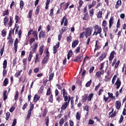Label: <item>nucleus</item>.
Here are the masks:
<instances>
[{
	"mask_svg": "<svg viewBox=\"0 0 126 126\" xmlns=\"http://www.w3.org/2000/svg\"><path fill=\"white\" fill-rule=\"evenodd\" d=\"M61 94L63 95L65 102L63 103L61 107L62 110L61 111V113H62V111H64V110L67 108V106L69 105V102H70V100H71V97L68 94L65 89L63 88L61 90Z\"/></svg>",
	"mask_w": 126,
	"mask_h": 126,
	"instance_id": "f257e3e1",
	"label": "nucleus"
},
{
	"mask_svg": "<svg viewBox=\"0 0 126 126\" xmlns=\"http://www.w3.org/2000/svg\"><path fill=\"white\" fill-rule=\"evenodd\" d=\"M94 32L93 34V36H97L98 34H100V33H102V28L100 27H99L98 25H95L94 27Z\"/></svg>",
	"mask_w": 126,
	"mask_h": 126,
	"instance_id": "f03ea898",
	"label": "nucleus"
},
{
	"mask_svg": "<svg viewBox=\"0 0 126 126\" xmlns=\"http://www.w3.org/2000/svg\"><path fill=\"white\" fill-rule=\"evenodd\" d=\"M92 31H93V29H92V27L86 28L85 32V36L86 38H88V37L90 36L92 34Z\"/></svg>",
	"mask_w": 126,
	"mask_h": 126,
	"instance_id": "7ed1b4c3",
	"label": "nucleus"
},
{
	"mask_svg": "<svg viewBox=\"0 0 126 126\" xmlns=\"http://www.w3.org/2000/svg\"><path fill=\"white\" fill-rule=\"evenodd\" d=\"M114 85L116 86V89H119L121 86L122 85V82L120 78H118L115 83H114Z\"/></svg>",
	"mask_w": 126,
	"mask_h": 126,
	"instance_id": "20e7f679",
	"label": "nucleus"
},
{
	"mask_svg": "<svg viewBox=\"0 0 126 126\" xmlns=\"http://www.w3.org/2000/svg\"><path fill=\"white\" fill-rule=\"evenodd\" d=\"M38 37L39 39H41V38H43V39H45V37H46V32L43 30H41L39 33Z\"/></svg>",
	"mask_w": 126,
	"mask_h": 126,
	"instance_id": "39448f33",
	"label": "nucleus"
},
{
	"mask_svg": "<svg viewBox=\"0 0 126 126\" xmlns=\"http://www.w3.org/2000/svg\"><path fill=\"white\" fill-rule=\"evenodd\" d=\"M88 98V95L87 94H85L84 95L82 96L81 101L83 103H85V102L87 101Z\"/></svg>",
	"mask_w": 126,
	"mask_h": 126,
	"instance_id": "423d86ee",
	"label": "nucleus"
},
{
	"mask_svg": "<svg viewBox=\"0 0 126 126\" xmlns=\"http://www.w3.org/2000/svg\"><path fill=\"white\" fill-rule=\"evenodd\" d=\"M113 24H114V17H111L109 20V28H112Z\"/></svg>",
	"mask_w": 126,
	"mask_h": 126,
	"instance_id": "0eeeda50",
	"label": "nucleus"
},
{
	"mask_svg": "<svg viewBox=\"0 0 126 126\" xmlns=\"http://www.w3.org/2000/svg\"><path fill=\"white\" fill-rule=\"evenodd\" d=\"M122 5V0H118L115 5L116 9H118Z\"/></svg>",
	"mask_w": 126,
	"mask_h": 126,
	"instance_id": "6e6552de",
	"label": "nucleus"
},
{
	"mask_svg": "<svg viewBox=\"0 0 126 126\" xmlns=\"http://www.w3.org/2000/svg\"><path fill=\"white\" fill-rule=\"evenodd\" d=\"M106 57H107V53L104 52L102 53V55L98 58V60L102 61L106 58Z\"/></svg>",
	"mask_w": 126,
	"mask_h": 126,
	"instance_id": "1a4fd4ad",
	"label": "nucleus"
},
{
	"mask_svg": "<svg viewBox=\"0 0 126 126\" xmlns=\"http://www.w3.org/2000/svg\"><path fill=\"white\" fill-rule=\"evenodd\" d=\"M102 74H104V70L96 72L95 73V76L97 78L101 77V75H102Z\"/></svg>",
	"mask_w": 126,
	"mask_h": 126,
	"instance_id": "9d476101",
	"label": "nucleus"
},
{
	"mask_svg": "<svg viewBox=\"0 0 126 126\" xmlns=\"http://www.w3.org/2000/svg\"><path fill=\"white\" fill-rule=\"evenodd\" d=\"M121 103L120 101L117 100L115 102V106L117 110H120V108H121Z\"/></svg>",
	"mask_w": 126,
	"mask_h": 126,
	"instance_id": "9b49d317",
	"label": "nucleus"
},
{
	"mask_svg": "<svg viewBox=\"0 0 126 126\" xmlns=\"http://www.w3.org/2000/svg\"><path fill=\"white\" fill-rule=\"evenodd\" d=\"M44 54H46V56L44 58L50 59V52H49V48H46L44 51Z\"/></svg>",
	"mask_w": 126,
	"mask_h": 126,
	"instance_id": "f8f14e48",
	"label": "nucleus"
},
{
	"mask_svg": "<svg viewBox=\"0 0 126 126\" xmlns=\"http://www.w3.org/2000/svg\"><path fill=\"white\" fill-rule=\"evenodd\" d=\"M80 59H83V56H79L76 57V58L73 60V62H80V63H81L82 62V60H79Z\"/></svg>",
	"mask_w": 126,
	"mask_h": 126,
	"instance_id": "ddd939ff",
	"label": "nucleus"
},
{
	"mask_svg": "<svg viewBox=\"0 0 126 126\" xmlns=\"http://www.w3.org/2000/svg\"><path fill=\"white\" fill-rule=\"evenodd\" d=\"M8 21H9V19L7 16H5L3 19V23L4 26H6L7 25V23H8Z\"/></svg>",
	"mask_w": 126,
	"mask_h": 126,
	"instance_id": "4468645a",
	"label": "nucleus"
},
{
	"mask_svg": "<svg viewBox=\"0 0 126 126\" xmlns=\"http://www.w3.org/2000/svg\"><path fill=\"white\" fill-rule=\"evenodd\" d=\"M40 99V96L39 95L36 94L34 95L33 97V101L34 103H36V102H37L38 100Z\"/></svg>",
	"mask_w": 126,
	"mask_h": 126,
	"instance_id": "2eb2a0df",
	"label": "nucleus"
},
{
	"mask_svg": "<svg viewBox=\"0 0 126 126\" xmlns=\"http://www.w3.org/2000/svg\"><path fill=\"white\" fill-rule=\"evenodd\" d=\"M49 62V58H47L46 57H44L43 60L42 61L41 63L42 64H46L48 63Z\"/></svg>",
	"mask_w": 126,
	"mask_h": 126,
	"instance_id": "dca6fc26",
	"label": "nucleus"
},
{
	"mask_svg": "<svg viewBox=\"0 0 126 126\" xmlns=\"http://www.w3.org/2000/svg\"><path fill=\"white\" fill-rule=\"evenodd\" d=\"M79 4L77 9L79 11H80V9L81 8V6H82V5L83 4V0H79Z\"/></svg>",
	"mask_w": 126,
	"mask_h": 126,
	"instance_id": "f3484780",
	"label": "nucleus"
},
{
	"mask_svg": "<svg viewBox=\"0 0 126 126\" xmlns=\"http://www.w3.org/2000/svg\"><path fill=\"white\" fill-rule=\"evenodd\" d=\"M78 45V40H75L72 42V48H75L76 46Z\"/></svg>",
	"mask_w": 126,
	"mask_h": 126,
	"instance_id": "a211bd4d",
	"label": "nucleus"
},
{
	"mask_svg": "<svg viewBox=\"0 0 126 126\" xmlns=\"http://www.w3.org/2000/svg\"><path fill=\"white\" fill-rule=\"evenodd\" d=\"M13 21V18L10 17L9 22L8 23V25H9V27H11L12 26V23Z\"/></svg>",
	"mask_w": 126,
	"mask_h": 126,
	"instance_id": "6ab92c4d",
	"label": "nucleus"
},
{
	"mask_svg": "<svg viewBox=\"0 0 126 126\" xmlns=\"http://www.w3.org/2000/svg\"><path fill=\"white\" fill-rule=\"evenodd\" d=\"M6 93H7V91L5 90L3 93V101H5V100L7 99V95H6Z\"/></svg>",
	"mask_w": 126,
	"mask_h": 126,
	"instance_id": "aec40b11",
	"label": "nucleus"
},
{
	"mask_svg": "<svg viewBox=\"0 0 126 126\" xmlns=\"http://www.w3.org/2000/svg\"><path fill=\"white\" fill-rule=\"evenodd\" d=\"M107 76H105V79H104V81H106V82H108V81H109V80H110V78L108 77L109 76V75H110V71H108L107 72Z\"/></svg>",
	"mask_w": 126,
	"mask_h": 126,
	"instance_id": "412c9836",
	"label": "nucleus"
},
{
	"mask_svg": "<svg viewBox=\"0 0 126 126\" xmlns=\"http://www.w3.org/2000/svg\"><path fill=\"white\" fill-rule=\"evenodd\" d=\"M115 55V51H112L109 56V61H112L114 59V56Z\"/></svg>",
	"mask_w": 126,
	"mask_h": 126,
	"instance_id": "4be33fe9",
	"label": "nucleus"
},
{
	"mask_svg": "<svg viewBox=\"0 0 126 126\" xmlns=\"http://www.w3.org/2000/svg\"><path fill=\"white\" fill-rule=\"evenodd\" d=\"M72 57V50H70L68 51V54H67V60H69L70 58Z\"/></svg>",
	"mask_w": 126,
	"mask_h": 126,
	"instance_id": "5701e85b",
	"label": "nucleus"
},
{
	"mask_svg": "<svg viewBox=\"0 0 126 126\" xmlns=\"http://www.w3.org/2000/svg\"><path fill=\"white\" fill-rule=\"evenodd\" d=\"M84 17H83V20H87V19H88V18H89V14H88V12L86 13L84 15Z\"/></svg>",
	"mask_w": 126,
	"mask_h": 126,
	"instance_id": "b1692460",
	"label": "nucleus"
},
{
	"mask_svg": "<svg viewBox=\"0 0 126 126\" xmlns=\"http://www.w3.org/2000/svg\"><path fill=\"white\" fill-rule=\"evenodd\" d=\"M17 63V57H15L13 60L12 67H14V66L16 65Z\"/></svg>",
	"mask_w": 126,
	"mask_h": 126,
	"instance_id": "393cba45",
	"label": "nucleus"
},
{
	"mask_svg": "<svg viewBox=\"0 0 126 126\" xmlns=\"http://www.w3.org/2000/svg\"><path fill=\"white\" fill-rule=\"evenodd\" d=\"M45 125H46V126H49V124H50L49 116H47L46 118H45Z\"/></svg>",
	"mask_w": 126,
	"mask_h": 126,
	"instance_id": "a878e982",
	"label": "nucleus"
},
{
	"mask_svg": "<svg viewBox=\"0 0 126 126\" xmlns=\"http://www.w3.org/2000/svg\"><path fill=\"white\" fill-rule=\"evenodd\" d=\"M93 93H91L89 94V95L88 96V102H90L91 100H92V98H93Z\"/></svg>",
	"mask_w": 126,
	"mask_h": 126,
	"instance_id": "bb28decb",
	"label": "nucleus"
},
{
	"mask_svg": "<svg viewBox=\"0 0 126 126\" xmlns=\"http://www.w3.org/2000/svg\"><path fill=\"white\" fill-rule=\"evenodd\" d=\"M21 72H22V70H20V71H18V72H17L14 75L15 77H19V76H20V75H21Z\"/></svg>",
	"mask_w": 126,
	"mask_h": 126,
	"instance_id": "cd10ccee",
	"label": "nucleus"
},
{
	"mask_svg": "<svg viewBox=\"0 0 126 126\" xmlns=\"http://www.w3.org/2000/svg\"><path fill=\"white\" fill-rule=\"evenodd\" d=\"M69 3H70V2L68 1L64 4V10H66V9H67L68 6H69Z\"/></svg>",
	"mask_w": 126,
	"mask_h": 126,
	"instance_id": "c85d7f7f",
	"label": "nucleus"
},
{
	"mask_svg": "<svg viewBox=\"0 0 126 126\" xmlns=\"http://www.w3.org/2000/svg\"><path fill=\"white\" fill-rule=\"evenodd\" d=\"M32 35H33L34 38L35 40H38V34H37V32L36 31L33 32Z\"/></svg>",
	"mask_w": 126,
	"mask_h": 126,
	"instance_id": "c756f323",
	"label": "nucleus"
},
{
	"mask_svg": "<svg viewBox=\"0 0 126 126\" xmlns=\"http://www.w3.org/2000/svg\"><path fill=\"white\" fill-rule=\"evenodd\" d=\"M63 100V96L62 95H59L58 97H56V101L60 103L61 101Z\"/></svg>",
	"mask_w": 126,
	"mask_h": 126,
	"instance_id": "7c9ffc66",
	"label": "nucleus"
},
{
	"mask_svg": "<svg viewBox=\"0 0 126 126\" xmlns=\"http://www.w3.org/2000/svg\"><path fill=\"white\" fill-rule=\"evenodd\" d=\"M8 84V79L7 78H6L4 80L3 85V86H7Z\"/></svg>",
	"mask_w": 126,
	"mask_h": 126,
	"instance_id": "2f4dec72",
	"label": "nucleus"
},
{
	"mask_svg": "<svg viewBox=\"0 0 126 126\" xmlns=\"http://www.w3.org/2000/svg\"><path fill=\"white\" fill-rule=\"evenodd\" d=\"M117 77H118L117 75H114L113 77L112 78V83L113 85L115 84V83L116 82V80L117 79Z\"/></svg>",
	"mask_w": 126,
	"mask_h": 126,
	"instance_id": "473e14b6",
	"label": "nucleus"
},
{
	"mask_svg": "<svg viewBox=\"0 0 126 126\" xmlns=\"http://www.w3.org/2000/svg\"><path fill=\"white\" fill-rule=\"evenodd\" d=\"M39 60H40V58H39V54H36L35 55V59L34 61L35 63H37L39 62Z\"/></svg>",
	"mask_w": 126,
	"mask_h": 126,
	"instance_id": "72a5a7b5",
	"label": "nucleus"
},
{
	"mask_svg": "<svg viewBox=\"0 0 126 126\" xmlns=\"http://www.w3.org/2000/svg\"><path fill=\"white\" fill-rule=\"evenodd\" d=\"M32 13H33V10H30L29 12V16L28 17V18H29L30 19H31V18H32Z\"/></svg>",
	"mask_w": 126,
	"mask_h": 126,
	"instance_id": "f704fd0d",
	"label": "nucleus"
},
{
	"mask_svg": "<svg viewBox=\"0 0 126 126\" xmlns=\"http://www.w3.org/2000/svg\"><path fill=\"white\" fill-rule=\"evenodd\" d=\"M48 113V110H47V108H45L43 110V113L42 114V117L45 118L46 116H47V114Z\"/></svg>",
	"mask_w": 126,
	"mask_h": 126,
	"instance_id": "c9c22d12",
	"label": "nucleus"
},
{
	"mask_svg": "<svg viewBox=\"0 0 126 126\" xmlns=\"http://www.w3.org/2000/svg\"><path fill=\"white\" fill-rule=\"evenodd\" d=\"M7 66V61L6 60H4L3 62V68H6Z\"/></svg>",
	"mask_w": 126,
	"mask_h": 126,
	"instance_id": "e433bc0d",
	"label": "nucleus"
},
{
	"mask_svg": "<svg viewBox=\"0 0 126 126\" xmlns=\"http://www.w3.org/2000/svg\"><path fill=\"white\" fill-rule=\"evenodd\" d=\"M90 16L92 17L94 15V9H92L89 11Z\"/></svg>",
	"mask_w": 126,
	"mask_h": 126,
	"instance_id": "4c0bfd02",
	"label": "nucleus"
},
{
	"mask_svg": "<svg viewBox=\"0 0 126 126\" xmlns=\"http://www.w3.org/2000/svg\"><path fill=\"white\" fill-rule=\"evenodd\" d=\"M84 110H85V111H87V115H88L89 113V106H88V105H86V106H85L84 108Z\"/></svg>",
	"mask_w": 126,
	"mask_h": 126,
	"instance_id": "58836bf2",
	"label": "nucleus"
},
{
	"mask_svg": "<svg viewBox=\"0 0 126 126\" xmlns=\"http://www.w3.org/2000/svg\"><path fill=\"white\" fill-rule=\"evenodd\" d=\"M49 102H50V103H53V101H54V98H53V94H51L49 98Z\"/></svg>",
	"mask_w": 126,
	"mask_h": 126,
	"instance_id": "ea45409f",
	"label": "nucleus"
},
{
	"mask_svg": "<svg viewBox=\"0 0 126 126\" xmlns=\"http://www.w3.org/2000/svg\"><path fill=\"white\" fill-rule=\"evenodd\" d=\"M81 118L80 114L79 112H77L76 115V119L77 121H80Z\"/></svg>",
	"mask_w": 126,
	"mask_h": 126,
	"instance_id": "a19ab883",
	"label": "nucleus"
},
{
	"mask_svg": "<svg viewBox=\"0 0 126 126\" xmlns=\"http://www.w3.org/2000/svg\"><path fill=\"white\" fill-rule=\"evenodd\" d=\"M63 124H64V119H63V118H62L59 121L60 126H63Z\"/></svg>",
	"mask_w": 126,
	"mask_h": 126,
	"instance_id": "79ce46f5",
	"label": "nucleus"
},
{
	"mask_svg": "<svg viewBox=\"0 0 126 126\" xmlns=\"http://www.w3.org/2000/svg\"><path fill=\"white\" fill-rule=\"evenodd\" d=\"M40 5H38L36 7L35 15H38L39 14V11H40Z\"/></svg>",
	"mask_w": 126,
	"mask_h": 126,
	"instance_id": "37998d69",
	"label": "nucleus"
},
{
	"mask_svg": "<svg viewBox=\"0 0 126 126\" xmlns=\"http://www.w3.org/2000/svg\"><path fill=\"white\" fill-rule=\"evenodd\" d=\"M18 95H19V93H18V91H17L14 96L15 101H17V99H18Z\"/></svg>",
	"mask_w": 126,
	"mask_h": 126,
	"instance_id": "c03bdc74",
	"label": "nucleus"
},
{
	"mask_svg": "<svg viewBox=\"0 0 126 126\" xmlns=\"http://www.w3.org/2000/svg\"><path fill=\"white\" fill-rule=\"evenodd\" d=\"M91 83H92V80H90L86 84V87H90V85H91Z\"/></svg>",
	"mask_w": 126,
	"mask_h": 126,
	"instance_id": "a18cd8bd",
	"label": "nucleus"
},
{
	"mask_svg": "<svg viewBox=\"0 0 126 126\" xmlns=\"http://www.w3.org/2000/svg\"><path fill=\"white\" fill-rule=\"evenodd\" d=\"M52 94V91H51V88H49L47 91L46 95L49 96V95H51Z\"/></svg>",
	"mask_w": 126,
	"mask_h": 126,
	"instance_id": "49530a36",
	"label": "nucleus"
},
{
	"mask_svg": "<svg viewBox=\"0 0 126 126\" xmlns=\"http://www.w3.org/2000/svg\"><path fill=\"white\" fill-rule=\"evenodd\" d=\"M94 69H95V67H94V66H92L89 69V73H90V74L93 73Z\"/></svg>",
	"mask_w": 126,
	"mask_h": 126,
	"instance_id": "de8ad7c7",
	"label": "nucleus"
},
{
	"mask_svg": "<svg viewBox=\"0 0 126 126\" xmlns=\"http://www.w3.org/2000/svg\"><path fill=\"white\" fill-rule=\"evenodd\" d=\"M102 14H103L102 11H99L97 15V18H101L102 17Z\"/></svg>",
	"mask_w": 126,
	"mask_h": 126,
	"instance_id": "09e8293b",
	"label": "nucleus"
},
{
	"mask_svg": "<svg viewBox=\"0 0 126 126\" xmlns=\"http://www.w3.org/2000/svg\"><path fill=\"white\" fill-rule=\"evenodd\" d=\"M31 114H32V111L28 110V114L27 116V120H29V119H30V117H31Z\"/></svg>",
	"mask_w": 126,
	"mask_h": 126,
	"instance_id": "8fccbe9b",
	"label": "nucleus"
},
{
	"mask_svg": "<svg viewBox=\"0 0 126 126\" xmlns=\"http://www.w3.org/2000/svg\"><path fill=\"white\" fill-rule=\"evenodd\" d=\"M6 74H7V70H6V68H3L2 72L3 76H5Z\"/></svg>",
	"mask_w": 126,
	"mask_h": 126,
	"instance_id": "3c124183",
	"label": "nucleus"
},
{
	"mask_svg": "<svg viewBox=\"0 0 126 126\" xmlns=\"http://www.w3.org/2000/svg\"><path fill=\"white\" fill-rule=\"evenodd\" d=\"M84 36H85V32H83L80 34V39H83V38H84Z\"/></svg>",
	"mask_w": 126,
	"mask_h": 126,
	"instance_id": "603ef678",
	"label": "nucleus"
},
{
	"mask_svg": "<svg viewBox=\"0 0 126 126\" xmlns=\"http://www.w3.org/2000/svg\"><path fill=\"white\" fill-rule=\"evenodd\" d=\"M53 78H54V73H51L49 75L48 81H51V80H53Z\"/></svg>",
	"mask_w": 126,
	"mask_h": 126,
	"instance_id": "864d4df0",
	"label": "nucleus"
},
{
	"mask_svg": "<svg viewBox=\"0 0 126 126\" xmlns=\"http://www.w3.org/2000/svg\"><path fill=\"white\" fill-rule=\"evenodd\" d=\"M18 44V38H16L15 42H14V46L15 48H17Z\"/></svg>",
	"mask_w": 126,
	"mask_h": 126,
	"instance_id": "5fc2aeb1",
	"label": "nucleus"
},
{
	"mask_svg": "<svg viewBox=\"0 0 126 126\" xmlns=\"http://www.w3.org/2000/svg\"><path fill=\"white\" fill-rule=\"evenodd\" d=\"M43 91H44V86H41L39 89L38 94H41V93H43Z\"/></svg>",
	"mask_w": 126,
	"mask_h": 126,
	"instance_id": "6e6d98bb",
	"label": "nucleus"
},
{
	"mask_svg": "<svg viewBox=\"0 0 126 126\" xmlns=\"http://www.w3.org/2000/svg\"><path fill=\"white\" fill-rule=\"evenodd\" d=\"M1 36L2 37H5L6 36V32H5V30H3L1 31Z\"/></svg>",
	"mask_w": 126,
	"mask_h": 126,
	"instance_id": "4d7b16f0",
	"label": "nucleus"
},
{
	"mask_svg": "<svg viewBox=\"0 0 126 126\" xmlns=\"http://www.w3.org/2000/svg\"><path fill=\"white\" fill-rule=\"evenodd\" d=\"M6 120L8 121L9 117H10V113L8 112L6 113Z\"/></svg>",
	"mask_w": 126,
	"mask_h": 126,
	"instance_id": "13d9d810",
	"label": "nucleus"
},
{
	"mask_svg": "<svg viewBox=\"0 0 126 126\" xmlns=\"http://www.w3.org/2000/svg\"><path fill=\"white\" fill-rule=\"evenodd\" d=\"M23 6H24V2H23V0H21L20 3V7L21 9H22L23 8Z\"/></svg>",
	"mask_w": 126,
	"mask_h": 126,
	"instance_id": "bf43d9fd",
	"label": "nucleus"
},
{
	"mask_svg": "<svg viewBox=\"0 0 126 126\" xmlns=\"http://www.w3.org/2000/svg\"><path fill=\"white\" fill-rule=\"evenodd\" d=\"M15 19L16 20V23H18V22L20 20V17L18 15H16Z\"/></svg>",
	"mask_w": 126,
	"mask_h": 126,
	"instance_id": "052dcab7",
	"label": "nucleus"
},
{
	"mask_svg": "<svg viewBox=\"0 0 126 126\" xmlns=\"http://www.w3.org/2000/svg\"><path fill=\"white\" fill-rule=\"evenodd\" d=\"M102 26L103 27H107V21L104 20L102 22Z\"/></svg>",
	"mask_w": 126,
	"mask_h": 126,
	"instance_id": "680f3d73",
	"label": "nucleus"
},
{
	"mask_svg": "<svg viewBox=\"0 0 126 126\" xmlns=\"http://www.w3.org/2000/svg\"><path fill=\"white\" fill-rule=\"evenodd\" d=\"M8 9L6 10L3 12V16H5V15H8L9 14Z\"/></svg>",
	"mask_w": 126,
	"mask_h": 126,
	"instance_id": "e2e57ef3",
	"label": "nucleus"
},
{
	"mask_svg": "<svg viewBox=\"0 0 126 126\" xmlns=\"http://www.w3.org/2000/svg\"><path fill=\"white\" fill-rule=\"evenodd\" d=\"M109 97H106L105 95H103V100H104V102L106 103L108 102V100H109Z\"/></svg>",
	"mask_w": 126,
	"mask_h": 126,
	"instance_id": "0e129e2a",
	"label": "nucleus"
},
{
	"mask_svg": "<svg viewBox=\"0 0 126 126\" xmlns=\"http://www.w3.org/2000/svg\"><path fill=\"white\" fill-rule=\"evenodd\" d=\"M123 121H124V116L121 115L119 121V124H122L123 123Z\"/></svg>",
	"mask_w": 126,
	"mask_h": 126,
	"instance_id": "69168bd1",
	"label": "nucleus"
},
{
	"mask_svg": "<svg viewBox=\"0 0 126 126\" xmlns=\"http://www.w3.org/2000/svg\"><path fill=\"white\" fill-rule=\"evenodd\" d=\"M16 124H17V121H16V119H14V120L13 121L11 126H16Z\"/></svg>",
	"mask_w": 126,
	"mask_h": 126,
	"instance_id": "338daca9",
	"label": "nucleus"
},
{
	"mask_svg": "<svg viewBox=\"0 0 126 126\" xmlns=\"http://www.w3.org/2000/svg\"><path fill=\"white\" fill-rule=\"evenodd\" d=\"M50 16H54V8H52L50 10Z\"/></svg>",
	"mask_w": 126,
	"mask_h": 126,
	"instance_id": "774afa93",
	"label": "nucleus"
}]
</instances>
